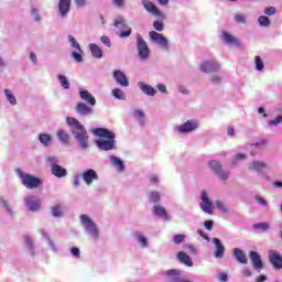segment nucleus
Returning <instances> with one entry per match:
<instances>
[{
    "instance_id": "obj_1",
    "label": "nucleus",
    "mask_w": 282,
    "mask_h": 282,
    "mask_svg": "<svg viewBox=\"0 0 282 282\" xmlns=\"http://www.w3.org/2000/svg\"><path fill=\"white\" fill-rule=\"evenodd\" d=\"M66 122L70 127V133L80 149H89V134L87 133V129L80 124V121L76 118L67 117Z\"/></svg>"
},
{
    "instance_id": "obj_2",
    "label": "nucleus",
    "mask_w": 282,
    "mask_h": 282,
    "mask_svg": "<svg viewBox=\"0 0 282 282\" xmlns=\"http://www.w3.org/2000/svg\"><path fill=\"white\" fill-rule=\"evenodd\" d=\"M94 135L100 138L96 141V145L100 151H113L116 149V133L106 128H97L93 130Z\"/></svg>"
},
{
    "instance_id": "obj_3",
    "label": "nucleus",
    "mask_w": 282,
    "mask_h": 282,
    "mask_svg": "<svg viewBox=\"0 0 282 282\" xmlns=\"http://www.w3.org/2000/svg\"><path fill=\"white\" fill-rule=\"evenodd\" d=\"M79 223L84 228V232L90 237V239L98 241V237H100V229H98V225H96V223L85 214L80 215Z\"/></svg>"
},
{
    "instance_id": "obj_4",
    "label": "nucleus",
    "mask_w": 282,
    "mask_h": 282,
    "mask_svg": "<svg viewBox=\"0 0 282 282\" xmlns=\"http://www.w3.org/2000/svg\"><path fill=\"white\" fill-rule=\"evenodd\" d=\"M199 129V121L195 119H188L187 121L176 124L173 128L174 133L176 135H188Z\"/></svg>"
},
{
    "instance_id": "obj_5",
    "label": "nucleus",
    "mask_w": 282,
    "mask_h": 282,
    "mask_svg": "<svg viewBox=\"0 0 282 282\" xmlns=\"http://www.w3.org/2000/svg\"><path fill=\"white\" fill-rule=\"evenodd\" d=\"M15 172L25 188H39L40 184H42L39 177L26 174L21 169H17Z\"/></svg>"
},
{
    "instance_id": "obj_6",
    "label": "nucleus",
    "mask_w": 282,
    "mask_h": 282,
    "mask_svg": "<svg viewBox=\"0 0 282 282\" xmlns=\"http://www.w3.org/2000/svg\"><path fill=\"white\" fill-rule=\"evenodd\" d=\"M69 46L75 50L70 53L72 58H74L75 63H83V48L80 47V43L74 37V35H68Z\"/></svg>"
},
{
    "instance_id": "obj_7",
    "label": "nucleus",
    "mask_w": 282,
    "mask_h": 282,
    "mask_svg": "<svg viewBox=\"0 0 282 282\" xmlns=\"http://www.w3.org/2000/svg\"><path fill=\"white\" fill-rule=\"evenodd\" d=\"M199 69L204 72V74H214L221 69V65L216 58L205 59L199 64Z\"/></svg>"
},
{
    "instance_id": "obj_8",
    "label": "nucleus",
    "mask_w": 282,
    "mask_h": 282,
    "mask_svg": "<svg viewBox=\"0 0 282 282\" xmlns=\"http://www.w3.org/2000/svg\"><path fill=\"white\" fill-rule=\"evenodd\" d=\"M113 26L118 28L119 30V32H117V36H119V39H129V36H131V26L127 25V22L123 20V18L115 20Z\"/></svg>"
},
{
    "instance_id": "obj_9",
    "label": "nucleus",
    "mask_w": 282,
    "mask_h": 282,
    "mask_svg": "<svg viewBox=\"0 0 282 282\" xmlns=\"http://www.w3.org/2000/svg\"><path fill=\"white\" fill-rule=\"evenodd\" d=\"M137 51L141 61H148V58L151 56L149 44H147V41H144L140 35L137 36Z\"/></svg>"
},
{
    "instance_id": "obj_10",
    "label": "nucleus",
    "mask_w": 282,
    "mask_h": 282,
    "mask_svg": "<svg viewBox=\"0 0 282 282\" xmlns=\"http://www.w3.org/2000/svg\"><path fill=\"white\" fill-rule=\"evenodd\" d=\"M208 166L210 171H213V173H215L219 177V180H221V182H226V180H228L230 174L224 171L221 163L219 161L212 160L208 162Z\"/></svg>"
},
{
    "instance_id": "obj_11",
    "label": "nucleus",
    "mask_w": 282,
    "mask_h": 282,
    "mask_svg": "<svg viewBox=\"0 0 282 282\" xmlns=\"http://www.w3.org/2000/svg\"><path fill=\"white\" fill-rule=\"evenodd\" d=\"M150 41L155 45H159L161 50L169 51V39H166L162 33H158L155 31H151L149 33Z\"/></svg>"
},
{
    "instance_id": "obj_12",
    "label": "nucleus",
    "mask_w": 282,
    "mask_h": 282,
    "mask_svg": "<svg viewBox=\"0 0 282 282\" xmlns=\"http://www.w3.org/2000/svg\"><path fill=\"white\" fill-rule=\"evenodd\" d=\"M24 204L28 210H31L32 213H39L41 210V198H39V196H25Z\"/></svg>"
},
{
    "instance_id": "obj_13",
    "label": "nucleus",
    "mask_w": 282,
    "mask_h": 282,
    "mask_svg": "<svg viewBox=\"0 0 282 282\" xmlns=\"http://www.w3.org/2000/svg\"><path fill=\"white\" fill-rule=\"evenodd\" d=\"M200 208L203 213H206L207 215H213V202L210 200L208 192L206 191H203L200 193Z\"/></svg>"
},
{
    "instance_id": "obj_14",
    "label": "nucleus",
    "mask_w": 282,
    "mask_h": 282,
    "mask_svg": "<svg viewBox=\"0 0 282 282\" xmlns=\"http://www.w3.org/2000/svg\"><path fill=\"white\" fill-rule=\"evenodd\" d=\"M141 4L149 14H153V17H158L159 19H164V13H162V11L158 9V6H155L151 0H141Z\"/></svg>"
},
{
    "instance_id": "obj_15",
    "label": "nucleus",
    "mask_w": 282,
    "mask_h": 282,
    "mask_svg": "<svg viewBox=\"0 0 282 282\" xmlns=\"http://www.w3.org/2000/svg\"><path fill=\"white\" fill-rule=\"evenodd\" d=\"M82 178L86 186H91L94 182H98L99 180L98 172L94 169H87L82 173Z\"/></svg>"
},
{
    "instance_id": "obj_16",
    "label": "nucleus",
    "mask_w": 282,
    "mask_h": 282,
    "mask_svg": "<svg viewBox=\"0 0 282 282\" xmlns=\"http://www.w3.org/2000/svg\"><path fill=\"white\" fill-rule=\"evenodd\" d=\"M269 261L275 270H282V254L276 250H269Z\"/></svg>"
},
{
    "instance_id": "obj_17",
    "label": "nucleus",
    "mask_w": 282,
    "mask_h": 282,
    "mask_svg": "<svg viewBox=\"0 0 282 282\" xmlns=\"http://www.w3.org/2000/svg\"><path fill=\"white\" fill-rule=\"evenodd\" d=\"M249 171H252L253 173H258L259 175H263L265 171H268V164L263 161H252L248 164Z\"/></svg>"
},
{
    "instance_id": "obj_18",
    "label": "nucleus",
    "mask_w": 282,
    "mask_h": 282,
    "mask_svg": "<svg viewBox=\"0 0 282 282\" xmlns=\"http://www.w3.org/2000/svg\"><path fill=\"white\" fill-rule=\"evenodd\" d=\"M249 259L256 272H261V270H263V260H261V254H259V252L250 251Z\"/></svg>"
},
{
    "instance_id": "obj_19",
    "label": "nucleus",
    "mask_w": 282,
    "mask_h": 282,
    "mask_svg": "<svg viewBox=\"0 0 282 282\" xmlns=\"http://www.w3.org/2000/svg\"><path fill=\"white\" fill-rule=\"evenodd\" d=\"M221 40L226 45H229L230 47H241V42L239 39L226 31L223 32Z\"/></svg>"
},
{
    "instance_id": "obj_20",
    "label": "nucleus",
    "mask_w": 282,
    "mask_h": 282,
    "mask_svg": "<svg viewBox=\"0 0 282 282\" xmlns=\"http://www.w3.org/2000/svg\"><path fill=\"white\" fill-rule=\"evenodd\" d=\"M112 76L117 85H120V87H129V79L127 78V75L122 73V70L120 69L113 70Z\"/></svg>"
},
{
    "instance_id": "obj_21",
    "label": "nucleus",
    "mask_w": 282,
    "mask_h": 282,
    "mask_svg": "<svg viewBox=\"0 0 282 282\" xmlns=\"http://www.w3.org/2000/svg\"><path fill=\"white\" fill-rule=\"evenodd\" d=\"M108 160L110 162V166H113V169H116L118 173H122L124 171V161H122V159L110 154L108 156Z\"/></svg>"
},
{
    "instance_id": "obj_22",
    "label": "nucleus",
    "mask_w": 282,
    "mask_h": 282,
    "mask_svg": "<svg viewBox=\"0 0 282 282\" xmlns=\"http://www.w3.org/2000/svg\"><path fill=\"white\" fill-rule=\"evenodd\" d=\"M79 97L84 102H87V105H90V107H96V97L91 95L88 90H85L83 88H79Z\"/></svg>"
},
{
    "instance_id": "obj_23",
    "label": "nucleus",
    "mask_w": 282,
    "mask_h": 282,
    "mask_svg": "<svg viewBox=\"0 0 282 282\" xmlns=\"http://www.w3.org/2000/svg\"><path fill=\"white\" fill-rule=\"evenodd\" d=\"M212 243L215 245V248H216V251H215L216 259H224V252H226V248L221 243V240L219 238H213Z\"/></svg>"
},
{
    "instance_id": "obj_24",
    "label": "nucleus",
    "mask_w": 282,
    "mask_h": 282,
    "mask_svg": "<svg viewBox=\"0 0 282 282\" xmlns=\"http://www.w3.org/2000/svg\"><path fill=\"white\" fill-rule=\"evenodd\" d=\"M40 234L42 235V239L47 242L48 248L52 250V252L57 253L58 252V246L52 238L50 237V234L45 229H40Z\"/></svg>"
},
{
    "instance_id": "obj_25",
    "label": "nucleus",
    "mask_w": 282,
    "mask_h": 282,
    "mask_svg": "<svg viewBox=\"0 0 282 282\" xmlns=\"http://www.w3.org/2000/svg\"><path fill=\"white\" fill-rule=\"evenodd\" d=\"M76 111L79 116H91L94 113V108L85 102H78Z\"/></svg>"
},
{
    "instance_id": "obj_26",
    "label": "nucleus",
    "mask_w": 282,
    "mask_h": 282,
    "mask_svg": "<svg viewBox=\"0 0 282 282\" xmlns=\"http://www.w3.org/2000/svg\"><path fill=\"white\" fill-rule=\"evenodd\" d=\"M166 281L169 282H178L182 279V271L177 269H171L166 271Z\"/></svg>"
},
{
    "instance_id": "obj_27",
    "label": "nucleus",
    "mask_w": 282,
    "mask_h": 282,
    "mask_svg": "<svg viewBox=\"0 0 282 282\" xmlns=\"http://www.w3.org/2000/svg\"><path fill=\"white\" fill-rule=\"evenodd\" d=\"M72 8V0H59L58 3V10L61 17H67V13L69 12Z\"/></svg>"
},
{
    "instance_id": "obj_28",
    "label": "nucleus",
    "mask_w": 282,
    "mask_h": 282,
    "mask_svg": "<svg viewBox=\"0 0 282 282\" xmlns=\"http://www.w3.org/2000/svg\"><path fill=\"white\" fill-rule=\"evenodd\" d=\"M138 87L141 89V91L145 94V96H155V94H158V90H155L153 86L148 85L143 82H139Z\"/></svg>"
},
{
    "instance_id": "obj_29",
    "label": "nucleus",
    "mask_w": 282,
    "mask_h": 282,
    "mask_svg": "<svg viewBox=\"0 0 282 282\" xmlns=\"http://www.w3.org/2000/svg\"><path fill=\"white\" fill-rule=\"evenodd\" d=\"M234 257L238 263H242L243 265L248 264V257H246V253H243V250L239 248L234 249Z\"/></svg>"
},
{
    "instance_id": "obj_30",
    "label": "nucleus",
    "mask_w": 282,
    "mask_h": 282,
    "mask_svg": "<svg viewBox=\"0 0 282 282\" xmlns=\"http://www.w3.org/2000/svg\"><path fill=\"white\" fill-rule=\"evenodd\" d=\"M88 50L91 53V56L94 58H98V59L102 58V48H100V46H98V44L90 43L88 45Z\"/></svg>"
},
{
    "instance_id": "obj_31",
    "label": "nucleus",
    "mask_w": 282,
    "mask_h": 282,
    "mask_svg": "<svg viewBox=\"0 0 282 282\" xmlns=\"http://www.w3.org/2000/svg\"><path fill=\"white\" fill-rule=\"evenodd\" d=\"M134 239L139 243L140 248H149V238H147L142 232H134Z\"/></svg>"
},
{
    "instance_id": "obj_32",
    "label": "nucleus",
    "mask_w": 282,
    "mask_h": 282,
    "mask_svg": "<svg viewBox=\"0 0 282 282\" xmlns=\"http://www.w3.org/2000/svg\"><path fill=\"white\" fill-rule=\"evenodd\" d=\"M177 259L181 263L187 265V268H193V260L191 259V256L186 254V252L180 251L177 253Z\"/></svg>"
},
{
    "instance_id": "obj_33",
    "label": "nucleus",
    "mask_w": 282,
    "mask_h": 282,
    "mask_svg": "<svg viewBox=\"0 0 282 282\" xmlns=\"http://www.w3.org/2000/svg\"><path fill=\"white\" fill-rule=\"evenodd\" d=\"M51 172L55 177H67V170L58 164L51 167Z\"/></svg>"
},
{
    "instance_id": "obj_34",
    "label": "nucleus",
    "mask_w": 282,
    "mask_h": 282,
    "mask_svg": "<svg viewBox=\"0 0 282 282\" xmlns=\"http://www.w3.org/2000/svg\"><path fill=\"white\" fill-rule=\"evenodd\" d=\"M37 140L43 147H52L53 139L50 133H40Z\"/></svg>"
},
{
    "instance_id": "obj_35",
    "label": "nucleus",
    "mask_w": 282,
    "mask_h": 282,
    "mask_svg": "<svg viewBox=\"0 0 282 282\" xmlns=\"http://www.w3.org/2000/svg\"><path fill=\"white\" fill-rule=\"evenodd\" d=\"M132 116H133L134 120H137V122H139L140 127H144V124H145L144 111H142L140 109H135V110H133Z\"/></svg>"
},
{
    "instance_id": "obj_36",
    "label": "nucleus",
    "mask_w": 282,
    "mask_h": 282,
    "mask_svg": "<svg viewBox=\"0 0 282 282\" xmlns=\"http://www.w3.org/2000/svg\"><path fill=\"white\" fill-rule=\"evenodd\" d=\"M153 213L156 215V217H161V219H169V213L163 206L155 205L153 207Z\"/></svg>"
},
{
    "instance_id": "obj_37",
    "label": "nucleus",
    "mask_w": 282,
    "mask_h": 282,
    "mask_svg": "<svg viewBox=\"0 0 282 282\" xmlns=\"http://www.w3.org/2000/svg\"><path fill=\"white\" fill-rule=\"evenodd\" d=\"M56 135L62 144H69L70 137L69 133H67V131L59 129L57 130Z\"/></svg>"
},
{
    "instance_id": "obj_38",
    "label": "nucleus",
    "mask_w": 282,
    "mask_h": 282,
    "mask_svg": "<svg viewBox=\"0 0 282 282\" xmlns=\"http://www.w3.org/2000/svg\"><path fill=\"white\" fill-rule=\"evenodd\" d=\"M0 205L7 214H9L11 217L14 215V209L12 208V203L10 200H6L4 198H0Z\"/></svg>"
},
{
    "instance_id": "obj_39",
    "label": "nucleus",
    "mask_w": 282,
    "mask_h": 282,
    "mask_svg": "<svg viewBox=\"0 0 282 282\" xmlns=\"http://www.w3.org/2000/svg\"><path fill=\"white\" fill-rule=\"evenodd\" d=\"M23 239L31 257H34V242L32 241V238L30 236H24Z\"/></svg>"
},
{
    "instance_id": "obj_40",
    "label": "nucleus",
    "mask_w": 282,
    "mask_h": 282,
    "mask_svg": "<svg viewBox=\"0 0 282 282\" xmlns=\"http://www.w3.org/2000/svg\"><path fill=\"white\" fill-rule=\"evenodd\" d=\"M254 230H260V232H268L270 230V223H257L253 224Z\"/></svg>"
},
{
    "instance_id": "obj_41",
    "label": "nucleus",
    "mask_w": 282,
    "mask_h": 282,
    "mask_svg": "<svg viewBox=\"0 0 282 282\" xmlns=\"http://www.w3.org/2000/svg\"><path fill=\"white\" fill-rule=\"evenodd\" d=\"M57 80L63 89H69V79L67 76L59 74L57 75Z\"/></svg>"
},
{
    "instance_id": "obj_42",
    "label": "nucleus",
    "mask_w": 282,
    "mask_h": 282,
    "mask_svg": "<svg viewBox=\"0 0 282 282\" xmlns=\"http://www.w3.org/2000/svg\"><path fill=\"white\" fill-rule=\"evenodd\" d=\"M51 212H52L53 217H56V218H61L64 215L63 207L61 205H54L51 208Z\"/></svg>"
},
{
    "instance_id": "obj_43",
    "label": "nucleus",
    "mask_w": 282,
    "mask_h": 282,
    "mask_svg": "<svg viewBox=\"0 0 282 282\" xmlns=\"http://www.w3.org/2000/svg\"><path fill=\"white\" fill-rule=\"evenodd\" d=\"M148 199H149V202H151V204H158V202H160V199H161V196H160L159 192H149Z\"/></svg>"
},
{
    "instance_id": "obj_44",
    "label": "nucleus",
    "mask_w": 282,
    "mask_h": 282,
    "mask_svg": "<svg viewBox=\"0 0 282 282\" xmlns=\"http://www.w3.org/2000/svg\"><path fill=\"white\" fill-rule=\"evenodd\" d=\"M45 162L47 163V164H50V166H51V169H53V166H56V165H58V156H56V155H47L46 158H45Z\"/></svg>"
},
{
    "instance_id": "obj_45",
    "label": "nucleus",
    "mask_w": 282,
    "mask_h": 282,
    "mask_svg": "<svg viewBox=\"0 0 282 282\" xmlns=\"http://www.w3.org/2000/svg\"><path fill=\"white\" fill-rule=\"evenodd\" d=\"M4 96L7 100H9L10 105H17V97H14V94H12V90L4 89Z\"/></svg>"
},
{
    "instance_id": "obj_46",
    "label": "nucleus",
    "mask_w": 282,
    "mask_h": 282,
    "mask_svg": "<svg viewBox=\"0 0 282 282\" xmlns=\"http://www.w3.org/2000/svg\"><path fill=\"white\" fill-rule=\"evenodd\" d=\"M258 23L259 25H261V28H270V18L265 17V15H260L258 18Z\"/></svg>"
},
{
    "instance_id": "obj_47",
    "label": "nucleus",
    "mask_w": 282,
    "mask_h": 282,
    "mask_svg": "<svg viewBox=\"0 0 282 282\" xmlns=\"http://www.w3.org/2000/svg\"><path fill=\"white\" fill-rule=\"evenodd\" d=\"M112 95L115 98H117L118 100H124L127 98V95L124 94V91H122V89L120 88H115L112 89Z\"/></svg>"
},
{
    "instance_id": "obj_48",
    "label": "nucleus",
    "mask_w": 282,
    "mask_h": 282,
    "mask_svg": "<svg viewBox=\"0 0 282 282\" xmlns=\"http://www.w3.org/2000/svg\"><path fill=\"white\" fill-rule=\"evenodd\" d=\"M261 144H265V141L262 140V141H260V142L247 144V145H246V149H247L248 151H251V152H250L251 155H257V153H256L254 150H252V149H257V147H261Z\"/></svg>"
},
{
    "instance_id": "obj_49",
    "label": "nucleus",
    "mask_w": 282,
    "mask_h": 282,
    "mask_svg": "<svg viewBox=\"0 0 282 282\" xmlns=\"http://www.w3.org/2000/svg\"><path fill=\"white\" fill-rule=\"evenodd\" d=\"M172 240L176 246H180V243H184V241H186V235H174Z\"/></svg>"
},
{
    "instance_id": "obj_50",
    "label": "nucleus",
    "mask_w": 282,
    "mask_h": 282,
    "mask_svg": "<svg viewBox=\"0 0 282 282\" xmlns=\"http://www.w3.org/2000/svg\"><path fill=\"white\" fill-rule=\"evenodd\" d=\"M254 63H256V69H257V72H263V67H265V66H264V64H263V59H261L260 56H256Z\"/></svg>"
},
{
    "instance_id": "obj_51",
    "label": "nucleus",
    "mask_w": 282,
    "mask_h": 282,
    "mask_svg": "<svg viewBox=\"0 0 282 282\" xmlns=\"http://www.w3.org/2000/svg\"><path fill=\"white\" fill-rule=\"evenodd\" d=\"M153 28L156 32H164V22L162 20H156L153 22Z\"/></svg>"
},
{
    "instance_id": "obj_52",
    "label": "nucleus",
    "mask_w": 282,
    "mask_h": 282,
    "mask_svg": "<svg viewBox=\"0 0 282 282\" xmlns=\"http://www.w3.org/2000/svg\"><path fill=\"white\" fill-rule=\"evenodd\" d=\"M215 206L216 208H218V210H220V213H224L225 215L228 214V208L224 205L221 200H216Z\"/></svg>"
},
{
    "instance_id": "obj_53",
    "label": "nucleus",
    "mask_w": 282,
    "mask_h": 282,
    "mask_svg": "<svg viewBox=\"0 0 282 282\" xmlns=\"http://www.w3.org/2000/svg\"><path fill=\"white\" fill-rule=\"evenodd\" d=\"M31 15L34 21L41 23V13L39 12V9H32Z\"/></svg>"
},
{
    "instance_id": "obj_54",
    "label": "nucleus",
    "mask_w": 282,
    "mask_h": 282,
    "mask_svg": "<svg viewBox=\"0 0 282 282\" xmlns=\"http://www.w3.org/2000/svg\"><path fill=\"white\" fill-rule=\"evenodd\" d=\"M282 122V116L276 117L275 119L268 122V127H278V124H281Z\"/></svg>"
},
{
    "instance_id": "obj_55",
    "label": "nucleus",
    "mask_w": 282,
    "mask_h": 282,
    "mask_svg": "<svg viewBox=\"0 0 282 282\" xmlns=\"http://www.w3.org/2000/svg\"><path fill=\"white\" fill-rule=\"evenodd\" d=\"M254 199H256L257 204H259V206H263L264 208H268V200L267 199H264L261 196H256Z\"/></svg>"
},
{
    "instance_id": "obj_56",
    "label": "nucleus",
    "mask_w": 282,
    "mask_h": 282,
    "mask_svg": "<svg viewBox=\"0 0 282 282\" xmlns=\"http://www.w3.org/2000/svg\"><path fill=\"white\" fill-rule=\"evenodd\" d=\"M70 254H72L75 259H80V249H78L77 247L70 248Z\"/></svg>"
},
{
    "instance_id": "obj_57",
    "label": "nucleus",
    "mask_w": 282,
    "mask_h": 282,
    "mask_svg": "<svg viewBox=\"0 0 282 282\" xmlns=\"http://www.w3.org/2000/svg\"><path fill=\"white\" fill-rule=\"evenodd\" d=\"M234 19H235L236 23H241L242 25H246V23H247L246 17H243L241 14H236Z\"/></svg>"
},
{
    "instance_id": "obj_58",
    "label": "nucleus",
    "mask_w": 282,
    "mask_h": 282,
    "mask_svg": "<svg viewBox=\"0 0 282 282\" xmlns=\"http://www.w3.org/2000/svg\"><path fill=\"white\" fill-rule=\"evenodd\" d=\"M100 41L104 45H106V47H111V40L109 39V36L102 35L100 37Z\"/></svg>"
},
{
    "instance_id": "obj_59",
    "label": "nucleus",
    "mask_w": 282,
    "mask_h": 282,
    "mask_svg": "<svg viewBox=\"0 0 282 282\" xmlns=\"http://www.w3.org/2000/svg\"><path fill=\"white\" fill-rule=\"evenodd\" d=\"M264 14H267L268 17H272L273 14H276V8H274V7L265 8Z\"/></svg>"
},
{
    "instance_id": "obj_60",
    "label": "nucleus",
    "mask_w": 282,
    "mask_h": 282,
    "mask_svg": "<svg viewBox=\"0 0 282 282\" xmlns=\"http://www.w3.org/2000/svg\"><path fill=\"white\" fill-rule=\"evenodd\" d=\"M248 158V155L243 154V153H238L234 156V164L235 162H241L243 160H246Z\"/></svg>"
},
{
    "instance_id": "obj_61",
    "label": "nucleus",
    "mask_w": 282,
    "mask_h": 282,
    "mask_svg": "<svg viewBox=\"0 0 282 282\" xmlns=\"http://www.w3.org/2000/svg\"><path fill=\"white\" fill-rule=\"evenodd\" d=\"M210 83H213L214 85H221V76H218V75L212 76Z\"/></svg>"
},
{
    "instance_id": "obj_62",
    "label": "nucleus",
    "mask_w": 282,
    "mask_h": 282,
    "mask_svg": "<svg viewBox=\"0 0 282 282\" xmlns=\"http://www.w3.org/2000/svg\"><path fill=\"white\" fill-rule=\"evenodd\" d=\"M73 186H74V188H78V186H80V176L79 175H75L73 177Z\"/></svg>"
},
{
    "instance_id": "obj_63",
    "label": "nucleus",
    "mask_w": 282,
    "mask_h": 282,
    "mask_svg": "<svg viewBox=\"0 0 282 282\" xmlns=\"http://www.w3.org/2000/svg\"><path fill=\"white\" fill-rule=\"evenodd\" d=\"M213 220L204 221V228H206V230H213Z\"/></svg>"
},
{
    "instance_id": "obj_64",
    "label": "nucleus",
    "mask_w": 282,
    "mask_h": 282,
    "mask_svg": "<svg viewBox=\"0 0 282 282\" xmlns=\"http://www.w3.org/2000/svg\"><path fill=\"white\" fill-rule=\"evenodd\" d=\"M156 88H158L159 91H161L162 94H166V85H164V84H159V85H156Z\"/></svg>"
}]
</instances>
